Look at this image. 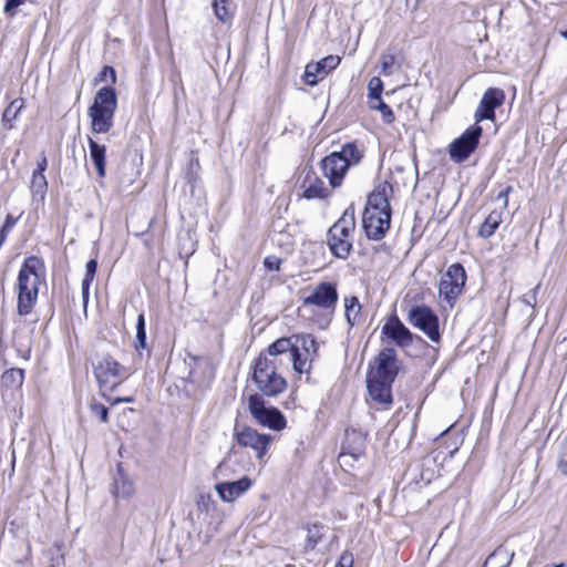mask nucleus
I'll return each instance as SVG.
<instances>
[{
  "mask_svg": "<svg viewBox=\"0 0 567 567\" xmlns=\"http://www.w3.org/2000/svg\"><path fill=\"white\" fill-rule=\"evenodd\" d=\"M45 284V267L41 259L28 257L18 275V313H31L37 303L39 288Z\"/></svg>",
  "mask_w": 567,
  "mask_h": 567,
  "instance_id": "f257e3e1",
  "label": "nucleus"
},
{
  "mask_svg": "<svg viewBox=\"0 0 567 567\" xmlns=\"http://www.w3.org/2000/svg\"><path fill=\"white\" fill-rule=\"evenodd\" d=\"M388 186H378L368 197L362 215V226L368 238L382 239L390 228L391 209L388 200Z\"/></svg>",
  "mask_w": 567,
  "mask_h": 567,
  "instance_id": "f03ea898",
  "label": "nucleus"
},
{
  "mask_svg": "<svg viewBox=\"0 0 567 567\" xmlns=\"http://www.w3.org/2000/svg\"><path fill=\"white\" fill-rule=\"evenodd\" d=\"M117 107L116 92L112 86L101 87L87 110L93 134H106L114 125V115Z\"/></svg>",
  "mask_w": 567,
  "mask_h": 567,
  "instance_id": "7ed1b4c3",
  "label": "nucleus"
},
{
  "mask_svg": "<svg viewBox=\"0 0 567 567\" xmlns=\"http://www.w3.org/2000/svg\"><path fill=\"white\" fill-rule=\"evenodd\" d=\"M285 367L276 362L275 358L258 357L255 360L252 379L265 395L276 396L281 393L287 382L281 375Z\"/></svg>",
  "mask_w": 567,
  "mask_h": 567,
  "instance_id": "20e7f679",
  "label": "nucleus"
},
{
  "mask_svg": "<svg viewBox=\"0 0 567 567\" xmlns=\"http://www.w3.org/2000/svg\"><path fill=\"white\" fill-rule=\"evenodd\" d=\"M362 158V152L357 145L349 143L343 145L340 152H333L321 161L323 175L332 187H338L344 177L348 167L358 164Z\"/></svg>",
  "mask_w": 567,
  "mask_h": 567,
  "instance_id": "39448f33",
  "label": "nucleus"
},
{
  "mask_svg": "<svg viewBox=\"0 0 567 567\" xmlns=\"http://www.w3.org/2000/svg\"><path fill=\"white\" fill-rule=\"evenodd\" d=\"M355 217L353 209H347L328 231V245L331 252L341 259L349 256L352 249Z\"/></svg>",
  "mask_w": 567,
  "mask_h": 567,
  "instance_id": "423d86ee",
  "label": "nucleus"
},
{
  "mask_svg": "<svg viewBox=\"0 0 567 567\" xmlns=\"http://www.w3.org/2000/svg\"><path fill=\"white\" fill-rule=\"evenodd\" d=\"M259 357L275 358L276 362L284 367H288L291 362L295 372L298 374L310 371V364L307 360H301V352H299L297 344L293 343V336L276 340L268 347L267 353Z\"/></svg>",
  "mask_w": 567,
  "mask_h": 567,
  "instance_id": "0eeeda50",
  "label": "nucleus"
},
{
  "mask_svg": "<svg viewBox=\"0 0 567 567\" xmlns=\"http://www.w3.org/2000/svg\"><path fill=\"white\" fill-rule=\"evenodd\" d=\"M94 374L103 390L113 391L126 380L130 371L111 355H103L94 365Z\"/></svg>",
  "mask_w": 567,
  "mask_h": 567,
  "instance_id": "6e6552de",
  "label": "nucleus"
},
{
  "mask_svg": "<svg viewBox=\"0 0 567 567\" xmlns=\"http://www.w3.org/2000/svg\"><path fill=\"white\" fill-rule=\"evenodd\" d=\"M466 282V272L464 267L456 262L452 264L442 276L439 286V296L450 308H452L462 295Z\"/></svg>",
  "mask_w": 567,
  "mask_h": 567,
  "instance_id": "1a4fd4ad",
  "label": "nucleus"
},
{
  "mask_svg": "<svg viewBox=\"0 0 567 567\" xmlns=\"http://www.w3.org/2000/svg\"><path fill=\"white\" fill-rule=\"evenodd\" d=\"M409 322L420 329L433 342H439L441 334L439 329V318L426 306L412 307L408 315Z\"/></svg>",
  "mask_w": 567,
  "mask_h": 567,
  "instance_id": "9d476101",
  "label": "nucleus"
},
{
  "mask_svg": "<svg viewBox=\"0 0 567 567\" xmlns=\"http://www.w3.org/2000/svg\"><path fill=\"white\" fill-rule=\"evenodd\" d=\"M306 306H316L318 308L333 311L338 302L337 285L332 282H320L307 290L302 298Z\"/></svg>",
  "mask_w": 567,
  "mask_h": 567,
  "instance_id": "9b49d317",
  "label": "nucleus"
},
{
  "mask_svg": "<svg viewBox=\"0 0 567 567\" xmlns=\"http://www.w3.org/2000/svg\"><path fill=\"white\" fill-rule=\"evenodd\" d=\"M248 408L256 421L272 430L279 431L286 426L284 415L275 408H266L262 399L258 395L249 398Z\"/></svg>",
  "mask_w": 567,
  "mask_h": 567,
  "instance_id": "f8f14e48",
  "label": "nucleus"
},
{
  "mask_svg": "<svg viewBox=\"0 0 567 567\" xmlns=\"http://www.w3.org/2000/svg\"><path fill=\"white\" fill-rule=\"evenodd\" d=\"M482 127L474 125L467 128L458 138L450 145V157L456 162L462 163L476 150L480 138L482 136Z\"/></svg>",
  "mask_w": 567,
  "mask_h": 567,
  "instance_id": "ddd939ff",
  "label": "nucleus"
},
{
  "mask_svg": "<svg viewBox=\"0 0 567 567\" xmlns=\"http://www.w3.org/2000/svg\"><path fill=\"white\" fill-rule=\"evenodd\" d=\"M381 334L400 348H408L413 343V334L396 316L385 319Z\"/></svg>",
  "mask_w": 567,
  "mask_h": 567,
  "instance_id": "4468645a",
  "label": "nucleus"
},
{
  "mask_svg": "<svg viewBox=\"0 0 567 567\" xmlns=\"http://www.w3.org/2000/svg\"><path fill=\"white\" fill-rule=\"evenodd\" d=\"M505 101V93L497 87H489L483 94V97L475 111L474 117L476 123L483 120H495V109L503 105Z\"/></svg>",
  "mask_w": 567,
  "mask_h": 567,
  "instance_id": "2eb2a0df",
  "label": "nucleus"
},
{
  "mask_svg": "<svg viewBox=\"0 0 567 567\" xmlns=\"http://www.w3.org/2000/svg\"><path fill=\"white\" fill-rule=\"evenodd\" d=\"M339 55H327L320 61L310 62L306 65L303 79L308 85L315 86L323 80L332 70L340 64Z\"/></svg>",
  "mask_w": 567,
  "mask_h": 567,
  "instance_id": "dca6fc26",
  "label": "nucleus"
},
{
  "mask_svg": "<svg viewBox=\"0 0 567 567\" xmlns=\"http://www.w3.org/2000/svg\"><path fill=\"white\" fill-rule=\"evenodd\" d=\"M236 440L240 446L251 449L258 458H262L268 451L271 436L260 434L255 429L245 427L236 432Z\"/></svg>",
  "mask_w": 567,
  "mask_h": 567,
  "instance_id": "f3484780",
  "label": "nucleus"
},
{
  "mask_svg": "<svg viewBox=\"0 0 567 567\" xmlns=\"http://www.w3.org/2000/svg\"><path fill=\"white\" fill-rule=\"evenodd\" d=\"M398 370L399 365L395 350L392 348H385L375 358V367L369 372V375L393 382L398 374Z\"/></svg>",
  "mask_w": 567,
  "mask_h": 567,
  "instance_id": "a211bd4d",
  "label": "nucleus"
},
{
  "mask_svg": "<svg viewBox=\"0 0 567 567\" xmlns=\"http://www.w3.org/2000/svg\"><path fill=\"white\" fill-rule=\"evenodd\" d=\"M251 485L252 481L248 476H243L237 481H219L214 488L223 502L234 503L237 498L243 496Z\"/></svg>",
  "mask_w": 567,
  "mask_h": 567,
  "instance_id": "6ab92c4d",
  "label": "nucleus"
},
{
  "mask_svg": "<svg viewBox=\"0 0 567 567\" xmlns=\"http://www.w3.org/2000/svg\"><path fill=\"white\" fill-rule=\"evenodd\" d=\"M368 391L371 399L383 405H390L392 402L391 383L392 381L383 380L373 375L367 378Z\"/></svg>",
  "mask_w": 567,
  "mask_h": 567,
  "instance_id": "aec40b11",
  "label": "nucleus"
},
{
  "mask_svg": "<svg viewBox=\"0 0 567 567\" xmlns=\"http://www.w3.org/2000/svg\"><path fill=\"white\" fill-rule=\"evenodd\" d=\"M360 441V445L354 450H349L347 446H343L342 452L338 456L339 465L347 472L353 470L355 464H361L364 460L363 453V440L361 436H358Z\"/></svg>",
  "mask_w": 567,
  "mask_h": 567,
  "instance_id": "412c9836",
  "label": "nucleus"
},
{
  "mask_svg": "<svg viewBox=\"0 0 567 567\" xmlns=\"http://www.w3.org/2000/svg\"><path fill=\"white\" fill-rule=\"evenodd\" d=\"M236 452L230 451L217 465L214 472L216 480L226 481L233 478L240 471V465L235 458Z\"/></svg>",
  "mask_w": 567,
  "mask_h": 567,
  "instance_id": "4be33fe9",
  "label": "nucleus"
},
{
  "mask_svg": "<svg viewBox=\"0 0 567 567\" xmlns=\"http://www.w3.org/2000/svg\"><path fill=\"white\" fill-rule=\"evenodd\" d=\"M90 157L94 163L97 175L103 178L105 176V166H106V147L105 145L99 144L92 137H87Z\"/></svg>",
  "mask_w": 567,
  "mask_h": 567,
  "instance_id": "5701e85b",
  "label": "nucleus"
},
{
  "mask_svg": "<svg viewBox=\"0 0 567 567\" xmlns=\"http://www.w3.org/2000/svg\"><path fill=\"white\" fill-rule=\"evenodd\" d=\"M293 343L303 350L301 353V360H307L311 365L312 360L317 355L319 344L316 339L310 334H293Z\"/></svg>",
  "mask_w": 567,
  "mask_h": 567,
  "instance_id": "b1692460",
  "label": "nucleus"
},
{
  "mask_svg": "<svg viewBox=\"0 0 567 567\" xmlns=\"http://www.w3.org/2000/svg\"><path fill=\"white\" fill-rule=\"evenodd\" d=\"M502 220L503 213L498 210H492L481 225L478 229V235L483 238L491 237L492 235H494V233L501 225Z\"/></svg>",
  "mask_w": 567,
  "mask_h": 567,
  "instance_id": "393cba45",
  "label": "nucleus"
},
{
  "mask_svg": "<svg viewBox=\"0 0 567 567\" xmlns=\"http://www.w3.org/2000/svg\"><path fill=\"white\" fill-rule=\"evenodd\" d=\"M328 195L329 189L320 178L316 176L309 178V184L303 190V196L307 199L326 198Z\"/></svg>",
  "mask_w": 567,
  "mask_h": 567,
  "instance_id": "a878e982",
  "label": "nucleus"
},
{
  "mask_svg": "<svg viewBox=\"0 0 567 567\" xmlns=\"http://www.w3.org/2000/svg\"><path fill=\"white\" fill-rule=\"evenodd\" d=\"M135 488L133 481L126 475L120 474L114 481V494L116 497L131 498Z\"/></svg>",
  "mask_w": 567,
  "mask_h": 567,
  "instance_id": "bb28decb",
  "label": "nucleus"
},
{
  "mask_svg": "<svg viewBox=\"0 0 567 567\" xmlns=\"http://www.w3.org/2000/svg\"><path fill=\"white\" fill-rule=\"evenodd\" d=\"M513 557L514 553H508L505 548L498 547L487 557L484 567L496 565V563H501V565L496 567H508Z\"/></svg>",
  "mask_w": 567,
  "mask_h": 567,
  "instance_id": "cd10ccee",
  "label": "nucleus"
},
{
  "mask_svg": "<svg viewBox=\"0 0 567 567\" xmlns=\"http://www.w3.org/2000/svg\"><path fill=\"white\" fill-rule=\"evenodd\" d=\"M23 106L24 101L22 99H16L4 110L2 121L7 128L11 130L13 127V122L18 118Z\"/></svg>",
  "mask_w": 567,
  "mask_h": 567,
  "instance_id": "c85d7f7f",
  "label": "nucleus"
},
{
  "mask_svg": "<svg viewBox=\"0 0 567 567\" xmlns=\"http://www.w3.org/2000/svg\"><path fill=\"white\" fill-rule=\"evenodd\" d=\"M346 318L350 326H354L360 318L361 306L357 297H347L344 299Z\"/></svg>",
  "mask_w": 567,
  "mask_h": 567,
  "instance_id": "c756f323",
  "label": "nucleus"
},
{
  "mask_svg": "<svg viewBox=\"0 0 567 567\" xmlns=\"http://www.w3.org/2000/svg\"><path fill=\"white\" fill-rule=\"evenodd\" d=\"M213 7L216 17L223 21L227 22L230 20L233 16L230 2L228 0H213Z\"/></svg>",
  "mask_w": 567,
  "mask_h": 567,
  "instance_id": "7c9ffc66",
  "label": "nucleus"
},
{
  "mask_svg": "<svg viewBox=\"0 0 567 567\" xmlns=\"http://www.w3.org/2000/svg\"><path fill=\"white\" fill-rule=\"evenodd\" d=\"M324 534V526L312 524L307 528V547L313 549Z\"/></svg>",
  "mask_w": 567,
  "mask_h": 567,
  "instance_id": "2f4dec72",
  "label": "nucleus"
},
{
  "mask_svg": "<svg viewBox=\"0 0 567 567\" xmlns=\"http://www.w3.org/2000/svg\"><path fill=\"white\" fill-rule=\"evenodd\" d=\"M369 106L371 110H377L381 113L383 121L386 124H391L394 121V114L391 107L385 104L381 99L373 100V102H369Z\"/></svg>",
  "mask_w": 567,
  "mask_h": 567,
  "instance_id": "473e14b6",
  "label": "nucleus"
},
{
  "mask_svg": "<svg viewBox=\"0 0 567 567\" xmlns=\"http://www.w3.org/2000/svg\"><path fill=\"white\" fill-rule=\"evenodd\" d=\"M383 91V82L380 78L373 76L368 84V100L369 102H373V100L381 99V94Z\"/></svg>",
  "mask_w": 567,
  "mask_h": 567,
  "instance_id": "72a5a7b5",
  "label": "nucleus"
},
{
  "mask_svg": "<svg viewBox=\"0 0 567 567\" xmlns=\"http://www.w3.org/2000/svg\"><path fill=\"white\" fill-rule=\"evenodd\" d=\"M48 183L44 174L41 172H33L31 179V189L34 194H39L41 196L47 192Z\"/></svg>",
  "mask_w": 567,
  "mask_h": 567,
  "instance_id": "f704fd0d",
  "label": "nucleus"
},
{
  "mask_svg": "<svg viewBox=\"0 0 567 567\" xmlns=\"http://www.w3.org/2000/svg\"><path fill=\"white\" fill-rule=\"evenodd\" d=\"M2 382L6 384H12L20 386L23 382V370L10 369L2 374Z\"/></svg>",
  "mask_w": 567,
  "mask_h": 567,
  "instance_id": "c9c22d12",
  "label": "nucleus"
},
{
  "mask_svg": "<svg viewBox=\"0 0 567 567\" xmlns=\"http://www.w3.org/2000/svg\"><path fill=\"white\" fill-rule=\"evenodd\" d=\"M136 349H144L146 347V331L144 315L140 313L136 322Z\"/></svg>",
  "mask_w": 567,
  "mask_h": 567,
  "instance_id": "e433bc0d",
  "label": "nucleus"
},
{
  "mask_svg": "<svg viewBox=\"0 0 567 567\" xmlns=\"http://www.w3.org/2000/svg\"><path fill=\"white\" fill-rule=\"evenodd\" d=\"M381 73L383 75H390L393 72L395 64V56L393 53H384L380 58Z\"/></svg>",
  "mask_w": 567,
  "mask_h": 567,
  "instance_id": "4c0bfd02",
  "label": "nucleus"
},
{
  "mask_svg": "<svg viewBox=\"0 0 567 567\" xmlns=\"http://www.w3.org/2000/svg\"><path fill=\"white\" fill-rule=\"evenodd\" d=\"M557 467L561 474L567 475V436L560 445V451L557 456Z\"/></svg>",
  "mask_w": 567,
  "mask_h": 567,
  "instance_id": "58836bf2",
  "label": "nucleus"
},
{
  "mask_svg": "<svg viewBox=\"0 0 567 567\" xmlns=\"http://www.w3.org/2000/svg\"><path fill=\"white\" fill-rule=\"evenodd\" d=\"M92 413L97 416L102 422L106 423L109 420V411L103 404H92L91 405Z\"/></svg>",
  "mask_w": 567,
  "mask_h": 567,
  "instance_id": "ea45409f",
  "label": "nucleus"
},
{
  "mask_svg": "<svg viewBox=\"0 0 567 567\" xmlns=\"http://www.w3.org/2000/svg\"><path fill=\"white\" fill-rule=\"evenodd\" d=\"M106 76H110L111 83L114 84L116 82V73L112 66L105 65L102 71L97 75V81H106Z\"/></svg>",
  "mask_w": 567,
  "mask_h": 567,
  "instance_id": "a19ab883",
  "label": "nucleus"
},
{
  "mask_svg": "<svg viewBox=\"0 0 567 567\" xmlns=\"http://www.w3.org/2000/svg\"><path fill=\"white\" fill-rule=\"evenodd\" d=\"M281 259L276 256H268L264 260L265 267L270 271H277L280 268Z\"/></svg>",
  "mask_w": 567,
  "mask_h": 567,
  "instance_id": "79ce46f5",
  "label": "nucleus"
},
{
  "mask_svg": "<svg viewBox=\"0 0 567 567\" xmlns=\"http://www.w3.org/2000/svg\"><path fill=\"white\" fill-rule=\"evenodd\" d=\"M96 268H97L96 260L91 259L90 261L86 262V266H85L86 274H85V277H84V278H86V281H92L93 280V278L95 276V272H96Z\"/></svg>",
  "mask_w": 567,
  "mask_h": 567,
  "instance_id": "37998d69",
  "label": "nucleus"
},
{
  "mask_svg": "<svg viewBox=\"0 0 567 567\" xmlns=\"http://www.w3.org/2000/svg\"><path fill=\"white\" fill-rule=\"evenodd\" d=\"M353 566V555L351 553L344 551L337 564L336 567H352Z\"/></svg>",
  "mask_w": 567,
  "mask_h": 567,
  "instance_id": "c03bdc74",
  "label": "nucleus"
},
{
  "mask_svg": "<svg viewBox=\"0 0 567 567\" xmlns=\"http://www.w3.org/2000/svg\"><path fill=\"white\" fill-rule=\"evenodd\" d=\"M25 0H6L4 12L13 14L16 9L24 3Z\"/></svg>",
  "mask_w": 567,
  "mask_h": 567,
  "instance_id": "a18cd8bd",
  "label": "nucleus"
},
{
  "mask_svg": "<svg viewBox=\"0 0 567 567\" xmlns=\"http://www.w3.org/2000/svg\"><path fill=\"white\" fill-rule=\"evenodd\" d=\"M513 190L512 186H507L503 192H501L496 199L502 202L503 209H506L508 206V195Z\"/></svg>",
  "mask_w": 567,
  "mask_h": 567,
  "instance_id": "49530a36",
  "label": "nucleus"
},
{
  "mask_svg": "<svg viewBox=\"0 0 567 567\" xmlns=\"http://www.w3.org/2000/svg\"><path fill=\"white\" fill-rule=\"evenodd\" d=\"M91 282L92 281H86V278H84L82 280V293H83L84 300H86V298L89 296V287H90Z\"/></svg>",
  "mask_w": 567,
  "mask_h": 567,
  "instance_id": "de8ad7c7",
  "label": "nucleus"
},
{
  "mask_svg": "<svg viewBox=\"0 0 567 567\" xmlns=\"http://www.w3.org/2000/svg\"><path fill=\"white\" fill-rule=\"evenodd\" d=\"M121 402L132 403V402H134V398H133V396L116 398V399H114V400L111 402V404H112V405H115V404L121 403Z\"/></svg>",
  "mask_w": 567,
  "mask_h": 567,
  "instance_id": "09e8293b",
  "label": "nucleus"
},
{
  "mask_svg": "<svg viewBox=\"0 0 567 567\" xmlns=\"http://www.w3.org/2000/svg\"><path fill=\"white\" fill-rule=\"evenodd\" d=\"M539 286H537L530 293L526 295V302L532 305L533 302H536V290Z\"/></svg>",
  "mask_w": 567,
  "mask_h": 567,
  "instance_id": "8fccbe9b",
  "label": "nucleus"
},
{
  "mask_svg": "<svg viewBox=\"0 0 567 567\" xmlns=\"http://www.w3.org/2000/svg\"><path fill=\"white\" fill-rule=\"evenodd\" d=\"M45 167H47V158H45V157H43V158L41 159V162H39V164H38V168H37L34 172H41V173L43 174V173H44V171H45Z\"/></svg>",
  "mask_w": 567,
  "mask_h": 567,
  "instance_id": "3c124183",
  "label": "nucleus"
},
{
  "mask_svg": "<svg viewBox=\"0 0 567 567\" xmlns=\"http://www.w3.org/2000/svg\"><path fill=\"white\" fill-rule=\"evenodd\" d=\"M6 228H7V225H4L0 231V247L2 246V244L6 239Z\"/></svg>",
  "mask_w": 567,
  "mask_h": 567,
  "instance_id": "603ef678",
  "label": "nucleus"
},
{
  "mask_svg": "<svg viewBox=\"0 0 567 567\" xmlns=\"http://www.w3.org/2000/svg\"><path fill=\"white\" fill-rule=\"evenodd\" d=\"M560 35H561L563 38L567 39V29H566L565 31H561V32H560Z\"/></svg>",
  "mask_w": 567,
  "mask_h": 567,
  "instance_id": "864d4df0",
  "label": "nucleus"
}]
</instances>
